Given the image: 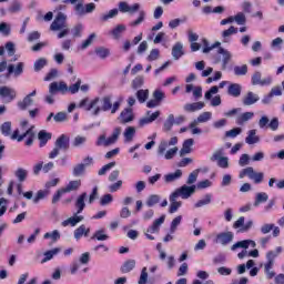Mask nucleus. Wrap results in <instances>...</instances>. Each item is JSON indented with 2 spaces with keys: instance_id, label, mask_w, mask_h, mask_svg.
<instances>
[{
  "instance_id": "obj_47",
  "label": "nucleus",
  "mask_w": 284,
  "mask_h": 284,
  "mask_svg": "<svg viewBox=\"0 0 284 284\" xmlns=\"http://www.w3.org/2000/svg\"><path fill=\"white\" fill-rule=\"evenodd\" d=\"M14 176L18 179V181L20 183H23V181H26L28 179V170H26L23 168H18L14 171Z\"/></svg>"
},
{
  "instance_id": "obj_25",
  "label": "nucleus",
  "mask_w": 284,
  "mask_h": 284,
  "mask_svg": "<svg viewBox=\"0 0 284 284\" xmlns=\"http://www.w3.org/2000/svg\"><path fill=\"white\" fill-rule=\"evenodd\" d=\"M121 123H132L134 121V111L132 109L126 108L120 113Z\"/></svg>"
},
{
  "instance_id": "obj_10",
  "label": "nucleus",
  "mask_w": 284,
  "mask_h": 284,
  "mask_svg": "<svg viewBox=\"0 0 284 284\" xmlns=\"http://www.w3.org/2000/svg\"><path fill=\"white\" fill-rule=\"evenodd\" d=\"M211 161H216L219 168H222V170H227V168H230V158L225 156V149L215 151Z\"/></svg>"
},
{
  "instance_id": "obj_27",
  "label": "nucleus",
  "mask_w": 284,
  "mask_h": 284,
  "mask_svg": "<svg viewBox=\"0 0 284 284\" xmlns=\"http://www.w3.org/2000/svg\"><path fill=\"white\" fill-rule=\"evenodd\" d=\"M55 148L58 150H68L70 148V136L62 134L55 141Z\"/></svg>"
},
{
  "instance_id": "obj_45",
  "label": "nucleus",
  "mask_w": 284,
  "mask_h": 284,
  "mask_svg": "<svg viewBox=\"0 0 284 284\" xmlns=\"http://www.w3.org/2000/svg\"><path fill=\"white\" fill-rule=\"evenodd\" d=\"M50 196V190H39L33 197V203H39L40 201H43V199H48Z\"/></svg>"
},
{
  "instance_id": "obj_63",
  "label": "nucleus",
  "mask_w": 284,
  "mask_h": 284,
  "mask_svg": "<svg viewBox=\"0 0 284 284\" xmlns=\"http://www.w3.org/2000/svg\"><path fill=\"white\" fill-rule=\"evenodd\" d=\"M85 172V164L80 163L73 168L72 174L73 176H81Z\"/></svg>"
},
{
  "instance_id": "obj_49",
  "label": "nucleus",
  "mask_w": 284,
  "mask_h": 284,
  "mask_svg": "<svg viewBox=\"0 0 284 284\" xmlns=\"http://www.w3.org/2000/svg\"><path fill=\"white\" fill-rule=\"evenodd\" d=\"M48 65V60L45 58L38 59L34 64V72H41Z\"/></svg>"
},
{
  "instance_id": "obj_43",
  "label": "nucleus",
  "mask_w": 284,
  "mask_h": 284,
  "mask_svg": "<svg viewBox=\"0 0 284 284\" xmlns=\"http://www.w3.org/2000/svg\"><path fill=\"white\" fill-rule=\"evenodd\" d=\"M38 139L40 141V148H43L52 139V134L42 130L38 133Z\"/></svg>"
},
{
  "instance_id": "obj_52",
  "label": "nucleus",
  "mask_w": 284,
  "mask_h": 284,
  "mask_svg": "<svg viewBox=\"0 0 284 284\" xmlns=\"http://www.w3.org/2000/svg\"><path fill=\"white\" fill-rule=\"evenodd\" d=\"M194 121L196 123H207V121H212V112L210 111L203 112Z\"/></svg>"
},
{
  "instance_id": "obj_14",
  "label": "nucleus",
  "mask_w": 284,
  "mask_h": 284,
  "mask_svg": "<svg viewBox=\"0 0 284 284\" xmlns=\"http://www.w3.org/2000/svg\"><path fill=\"white\" fill-rule=\"evenodd\" d=\"M93 10H97V4H94V2H90L85 6H83L82 2H79L74 6L77 17H85V14L92 13Z\"/></svg>"
},
{
  "instance_id": "obj_17",
  "label": "nucleus",
  "mask_w": 284,
  "mask_h": 284,
  "mask_svg": "<svg viewBox=\"0 0 284 284\" xmlns=\"http://www.w3.org/2000/svg\"><path fill=\"white\" fill-rule=\"evenodd\" d=\"M261 72H255L251 78L252 85H261L262 88L265 85H272V77L268 75L266 78L261 79Z\"/></svg>"
},
{
  "instance_id": "obj_35",
  "label": "nucleus",
  "mask_w": 284,
  "mask_h": 284,
  "mask_svg": "<svg viewBox=\"0 0 284 284\" xmlns=\"http://www.w3.org/2000/svg\"><path fill=\"white\" fill-rule=\"evenodd\" d=\"M239 29H236L234 26H231L227 30H224L222 32V41L223 43H230L232 34H237Z\"/></svg>"
},
{
  "instance_id": "obj_54",
  "label": "nucleus",
  "mask_w": 284,
  "mask_h": 284,
  "mask_svg": "<svg viewBox=\"0 0 284 284\" xmlns=\"http://www.w3.org/2000/svg\"><path fill=\"white\" fill-rule=\"evenodd\" d=\"M173 126H174V114H169V116L164 121L163 130L164 132H170V130H172Z\"/></svg>"
},
{
  "instance_id": "obj_3",
  "label": "nucleus",
  "mask_w": 284,
  "mask_h": 284,
  "mask_svg": "<svg viewBox=\"0 0 284 284\" xmlns=\"http://www.w3.org/2000/svg\"><path fill=\"white\" fill-rule=\"evenodd\" d=\"M281 254H283V246H277L274 251L266 252V263L264 264L266 278L272 280L276 276V273L272 270L274 267V261H276Z\"/></svg>"
},
{
  "instance_id": "obj_13",
  "label": "nucleus",
  "mask_w": 284,
  "mask_h": 284,
  "mask_svg": "<svg viewBox=\"0 0 284 284\" xmlns=\"http://www.w3.org/2000/svg\"><path fill=\"white\" fill-rule=\"evenodd\" d=\"M214 94H219V87L216 85L212 87L209 91H206L204 98L206 101H211L212 108H219V105H221L222 103L221 95L214 97Z\"/></svg>"
},
{
  "instance_id": "obj_12",
  "label": "nucleus",
  "mask_w": 284,
  "mask_h": 284,
  "mask_svg": "<svg viewBox=\"0 0 284 284\" xmlns=\"http://www.w3.org/2000/svg\"><path fill=\"white\" fill-rule=\"evenodd\" d=\"M0 99L4 103H12L17 99V90L11 87H0Z\"/></svg>"
},
{
  "instance_id": "obj_23",
  "label": "nucleus",
  "mask_w": 284,
  "mask_h": 284,
  "mask_svg": "<svg viewBox=\"0 0 284 284\" xmlns=\"http://www.w3.org/2000/svg\"><path fill=\"white\" fill-rule=\"evenodd\" d=\"M245 143L247 145H256V143H261V136L256 134V129H252L247 131Z\"/></svg>"
},
{
  "instance_id": "obj_51",
  "label": "nucleus",
  "mask_w": 284,
  "mask_h": 284,
  "mask_svg": "<svg viewBox=\"0 0 284 284\" xmlns=\"http://www.w3.org/2000/svg\"><path fill=\"white\" fill-rule=\"evenodd\" d=\"M95 54L99 59H108V57H110V49L105 47H98L95 49Z\"/></svg>"
},
{
  "instance_id": "obj_58",
  "label": "nucleus",
  "mask_w": 284,
  "mask_h": 284,
  "mask_svg": "<svg viewBox=\"0 0 284 284\" xmlns=\"http://www.w3.org/2000/svg\"><path fill=\"white\" fill-rule=\"evenodd\" d=\"M237 23V26H245L247 23V18L245 13L239 12L236 16L233 17V22Z\"/></svg>"
},
{
  "instance_id": "obj_53",
  "label": "nucleus",
  "mask_w": 284,
  "mask_h": 284,
  "mask_svg": "<svg viewBox=\"0 0 284 284\" xmlns=\"http://www.w3.org/2000/svg\"><path fill=\"white\" fill-rule=\"evenodd\" d=\"M183 221V216L178 215L175 219L172 220L170 225V232L171 234H174L178 230V227L181 225V222Z\"/></svg>"
},
{
  "instance_id": "obj_1",
  "label": "nucleus",
  "mask_w": 284,
  "mask_h": 284,
  "mask_svg": "<svg viewBox=\"0 0 284 284\" xmlns=\"http://www.w3.org/2000/svg\"><path fill=\"white\" fill-rule=\"evenodd\" d=\"M119 12L122 14H134L139 12L138 18L129 23L131 28H136L141 26L143 21H145V10H141V3L135 2L133 4L128 3L126 1H120L118 4V9H111L106 13H103L100 19L101 21H110V19H114V17L119 16Z\"/></svg>"
},
{
  "instance_id": "obj_15",
  "label": "nucleus",
  "mask_w": 284,
  "mask_h": 284,
  "mask_svg": "<svg viewBox=\"0 0 284 284\" xmlns=\"http://www.w3.org/2000/svg\"><path fill=\"white\" fill-rule=\"evenodd\" d=\"M253 226L254 221L250 220L245 223L244 216L239 217L233 224L234 230H239V232L241 233L250 232V230H252Z\"/></svg>"
},
{
  "instance_id": "obj_60",
  "label": "nucleus",
  "mask_w": 284,
  "mask_h": 284,
  "mask_svg": "<svg viewBox=\"0 0 284 284\" xmlns=\"http://www.w3.org/2000/svg\"><path fill=\"white\" fill-rule=\"evenodd\" d=\"M161 57V51L159 49H152L146 57V61L152 62V61H159V58Z\"/></svg>"
},
{
  "instance_id": "obj_34",
  "label": "nucleus",
  "mask_w": 284,
  "mask_h": 284,
  "mask_svg": "<svg viewBox=\"0 0 284 284\" xmlns=\"http://www.w3.org/2000/svg\"><path fill=\"white\" fill-rule=\"evenodd\" d=\"M124 143H132L134 141V136H136V129L134 126H128L124 132Z\"/></svg>"
},
{
  "instance_id": "obj_19",
  "label": "nucleus",
  "mask_w": 284,
  "mask_h": 284,
  "mask_svg": "<svg viewBox=\"0 0 284 284\" xmlns=\"http://www.w3.org/2000/svg\"><path fill=\"white\" fill-rule=\"evenodd\" d=\"M248 247H256V242L253 240L239 241L231 246V250L236 252V250H247Z\"/></svg>"
},
{
  "instance_id": "obj_36",
  "label": "nucleus",
  "mask_w": 284,
  "mask_h": 284,
  "mask_svg": "<svg viewBox=\"0 0 284 284\" xmlns=\"http://www.w3.org/2000/svg\"><path fill=\"white\" fill-rule=\"evenodd\" d=\"M80 187L81 180H72L64 187H62V190H64V192L69 194L70 192H77V190H79Z\"/></svg>"
},
{
  "instance_id": "obj_24",
  "label": "nucleus",
  "mask_w": 284,
  "mask_h": 284,
  "mask_svg": "<svg viewBox=\"0 0 284 284\" xmlns=\"http://www.w3.org/2000/svg\"><path fill=\"white\" fill-rule=\"evenodd\" d=\"M161 116V111H155L151 115L146 118H142L139 120V126L144 128V125H150V123H154Z\"/></svg>"
},
{
  "instance_id": "obj_44",
  "label": "nucleus",
  "mask_w": 284,
  "mask_h": 284,
  "mask_svg": "<svg viewBox=\"0 0 284 284\" xmlns=\"http://www.w3.org/2000/svg\"><path fill=\"white\" fill-rule=\"evenodd\" d=\"M32 103H34V100L30 95H26L22 101L18 102V108L19 110H28Z\"/></svg>"
},
{
  "instance_id": "obj_30",
  "label": "nucleus",
  "mask_w": 284,
  "mask_h": 284,
  "mask_svg": "<svg viewBox=\"0 0 284 284\" xmlns=\"http://www.w3.org/2000/svg\"><path fill=\"white\" fill-rule=\"evenodd\" d=\"M183 176V171L181 169L175 170L173 173L165 174L163 176L165 183H174V181H179Z\"/></svg>"
},
{
  "instance_id": "obj_62",
  "label": "nucleus",
  "mask_w": 284,
  "mask_h": 284,
  "mask_svg": "<svg viewBox=\"0 0 284 284\" xmlns=\"http://www.w3.org/2000/svg\"><path fill=\"white\" fill-rule=\"evenodd\" d=\"M114 165H116V162H111L109 164L103 165L98 172L99 176H104V174H108V172H110V170H112Z\"/></svg>"
},
{
  "instance_id": "obj_29",
  "label": "nucleus",
  "mask_w": 284,
  "mask_h": 284,
  "mask_svg": "<svg viewBox=\"0 0 284 284\" xmlns=\"http://www.w3.org/2000/svg\"><path fill=\"white\" fill-rule=\"evenodd\" d=\"M179 197L174 196V193H171L169 201H170V207H169V214H175V212H179V209L181 207L182 203L176 201Z\"/></svg>"
},
{
  "instance_id": "obj_61",
  "label": "nucleus",
  "mask_w": 284,
  "mask_h": 284,
  "mask_svg": "<svg viewBox=\"0 0 284 284\" xmlns=\"http://www.w3.org/2000/svg\"><path fill=\"white\" fill-rule=\"evenodd\" d=\"M233 72L236 77H245L247 74V64L234 67Z\"/></svg>"
},
{
  "instance_id": "obj_28",
  "label": "nucleus",
  "mask_w": 284,
  "mask_h": 284,
  "mask_svg": "<svg viewBox=\"0 0 284 284\" xmlns=\"http://www.w3.org/2000/svg\"><path fill=\"white\" fill-rule=\"evenodd\" d=\"M243 90V87L239 83H231L227 88V94L230 97H233L234 99H239L241 97V92Z\"/></svg>"
},
{
  "instance_id": "obj_22",
  "label": "nucleus",
  "mask_w": 284,
  "mask_h": 284,
  "mask_svg": "<svg viewBox=\"0 0 284 284\" xmlns=\"http://www.w3.org/2000/svg\"><path fill=\"white\" fill-rule=\"evenodd\" d=\"M260 100L261 98L258 97V94L248 91L246 95L243 97L242 103L243 105H254V103H258Z\"/></svg>"
},
{
  "instance_id": "obj_59",
  "label": "nucleus",
  "mask_w": 284,
  "mask_h": 284,
  "mask_svg": "<svg viewBox=\"0 0 284 284\" xmlns=\"http://www.w3.org/2000/svg\"><path fill=\"white\" fill-rule=\"evenodd\" d=\"M160 201H161V195L152 194L148 197L146 205L148 207H154V205H156V203H159Z\"/></svg>"
},
{
  "instance_id": "obj_4",
  "label": "nucleus",
  "mask_w": 284,
  "mask_h": 284,
  "mask_svg": "<svg viewBox=\"0 0 284 284\" xmlns=\"http://www.w3.org/2000/svg\"><path fill=\"white\" fill-rule=\"evenodd\" d=\"M81 88V79H78L74 84H71L68 87V83L64 81L60 82H52L50 84V92L51 94H54L55 92H60L61 94H68L70 92L71 94H77Z\"/></svg>"
},
{
  "instance_id": "obj_9",
  "label": "nucleus",
  "mask_w": 284,
  "mask_h": 284,
  "mask_svg": "<svg viewBox=\"0 0 284 284\" xmlns=\"http://www.w3.org/2000/svg\"><path fill=\"white\" fill-rule=\"evenodd\" d=\"M11 139L13 141H18L19 143H21V141H23V139L26 140V145H32L33 141H34V131L32 130V128H29L26 130L24 133L19 134V130H16L12 135Z\"/></svg>"
},
{
  "instance_id": "obj_42",
  "label": "nucleus",
  "mask_w": 284,
  "mask_h": 284,
  "mask_svg": "<svg viewBox=\"0 0 284 284\" xmlns=\"http://www.w3.org/2000/svg\"><path fill=\"white\" fill-rule=\"evenodd\" d=\"M59 252H61V248L59 247L44 252L41 263H48V261H52V258H54Z\"/></svg>"
},
{
  "instance_id": "obj_18",
  "label": "nucleus",
  "mask_w": 284,
  "mask_h": 284,
  "mask_svg": "<svg viewBox=\"0 0 284 284\" xmlns=\"http://www.w3.org/2000/svg\"><path fill=\"white\" fill-rule=\"evenodd\" d=\"M68 19V16H65L62 12H59L53 22L51 23V30L53 32H57L58 30H63L65 28V20Z\"/></svg>"
},
{
  "instance_id": "obj_16",
  "label": "nucleus",
  "mask_w": 284,
  "mask_h": 284,
  "mask_svg": "<svg viewBox=\"0 0 284 284\" xmlns=\"http://www.w3.org/2000/svg\"><path fill=\"white\" fill-rule=\"evenodd\" d=\"M234 241V233L232 231L222 232L216 235L215 243L220 245H230Z\"/></svg>"
},
{
  "instance_id": "obj_5",
  "label": "nucleus",
  "mask_w": 284,
  "mask_h": 284,
  "mask_svg": "<svg viewBox=\"0 0 284 284\" xmlns=\"http://www.w3.org/2000/svg\"><path fill=\"white\" fill-rule=\"evenodd\" d=\"M78 108L85 110V112H91L92 116H99L103 109L101 108V98L97 97L94 99L84 98L78 104Z\"/></svg>"
},
{
  "instance_id": "obj_55",
  "label": "nucleus",
  "mask_w": 284,
  "mask_h": 284,
  "mask_svg": "<svg viewBox=\"0 0 284 284\" xmlns=\"http://www.w3.org/2000/svg\"><path fill=\"white\" fill-rule=\"evenodd\" d=\"M92 239H95L97 241H108L110 236L105 234V230L101 229L94 232Z\"/></svg>"
},
{
  "instance_id": "obj_41",
  "label": "nucleus",
  "mask_w": 284,
  "mask_h": 284,
  "mask_svg": "<svg viewBox=\"0 0 284 284\" xmlns=\"http://www.w3.org/2000/svg\"><path fill=\"white\" fill-rule=\"evenodd\" d=\"M43 239L45 241L50 240L51 243H57V241H59L61 239V232H59V230H54L52 232H47L43 235Z\"/></svg>"
},
{
  "instance_id": "obj_57",
  "label": "nucleus",
  "mask_w": 284,
  "mask_h": 284,
  "mask_svg": "<svg viewBox=\"0 0 284 284\" xmlns=\"http://www.w3.org/2000/svg\"><path fill=\"white\" fill-rule=\"evenodd\" d=\"M119 136H121V126H118L113 130L111 136H109V143L113 145V143H116L119 141Z\"/></svg>"
},
{
  "instance_id": "obj_21",
  "label": "nucleus",
  "mask_w": 284,
  "mask_h": 284,
  "mask_svg": "<svg viewBox=\"0 0 284 284\" xmlns=\"http://www.w3.org/2000/svg\"><path fill=\"white\" fill-rule=\"evenodd\" d=\"M23 68H26V63L19 62L18 64H9L8 65V74H13V77L18 78L23 74Z\"/></svg>"
},
{
  "instance_id": "obj_39",
  "label": "nucleus",
  "mask_w": 284,
  "mask_h": 284,
  "mask_svg": "<svg viewBox=\"0 0 284 284\" xmlns=\"http://www.w3.org/2000/svg\"><path fill=\"white\" fill-rule=\"evenodd\" d=\"M172 57L175 61H179L183 57V43L176 42L172 48Z\"/></svg>"
},
{
  "instance_id": "obj_7",
  "label": "nucleus",
  "mask_w": 284,
  "mask_h": 284,
  "mask_svg": "<svg viewBox=\"0 0 284 284\" xmlns=\"http://www.w3.org/2000/svg\"><path fill=\"white\" fill-rule=\"evenodd\" d=\"M102 103V112H111V114H116L119 112V108H121V103H123V98H120L112 104V95H105L100 100Z\"/></svg>"
},
{
  "instance_id": "obj_2",
  "label": "nucleus",
  "mask_w": 284,
  "mask_h": 284,
  "mask_svg": "<svg viewBox=\"0 0 284 284\" xmlns=\"http://www.w3.org/2000/svg\"><path fill=\"white\" fill-rule=\"evenodd\" d=\"M179 143V138L173 136L170 140H162L158 145V156L165 159L166 161H172L179 152V148L174 146ZM174 146V148H172ZM168 148H171L168 150Z\"/></svg>"
},
{
  "instance_id": "obj_64",
  "label": "nucleus",
  "mask_w": 284,
  "mask_h": 284,
  "mask_svg": "<svg viewBox=\"0 0 284 284\" xmlns=\"http://www.w3.org/2000/svg\"><path fill=\"white\" fill-rule=\"evenodd\" d=\"M138 284H148V267H143Z\"/></svg>"
},
{
  "instance_id": "obj_32",
  "label": "nucleus",
  "mask_w": 284,
  "mask_h": 284,
  "mask_svg": "<svg viewBox=\"0 0 284 284\" xmlns=\"http://www.w3.org/2000/svg\"><path fill=\"white\" fill-rule=\"evenodd\" d=\"M85 199H88V193H82L78 196L75 201L77 214H81L85 210Z\"/></svg>"
},
{
  "instance_id": "obj_26",
  "label": "nucleus",
  "mask_w": 284,
  "mask_h": 284,
  "mask_svg": "<svg viewBox=\"0 0 284 284\" xmlns=\"http://www.w3.org/2000/svg\"><path fill=\"white\" fill-rule=\"evenodd\" d=\"M217 54L222 55V70H225L227 68V64L232 60V53L223 48H219Z\"/></svg>"
},
{
  "instance_id": "obj_11",
  "label": "nucleus",
  "mask_w": 284,
  "mask_h": 284,
  "mask_svg": "<svg viewBox=\"0 0 284 284\" xmlns=\"http://www.w3.org/2000/svg\"><path fill=\"white\" fill-rule=\"evenodd\" d=\"M196 192V185H182L181 187L176 189L172 194L179 199L187 200L192 194Z\"/></svg>"
},
{
  "instance_id": "obj_38",
  "label": "nucleus",
  "mask_w": 284,
  "mask_h": 284,
  "mask_svg": "<svg viewBox=\"0 0 284 284\" xmlns=\"http://www.w3.org/2000/svg\"><path fill=\"white\" fill-rule=\"evenodd\" d=\"M270 195L266 192H258L255 194L254 207H258L262 203H267Z\"/></svg>"
},
{
  "instance_id": "obj_8",
  "label": "nucleus",
  "mask_w": 284,
  "mask_h": 284,
  "mask_svg": "<svg viewBox=\"0 0 284 284\" xmlns=\"http://www.w3.org/2000/svg\"><path fill=\"white\" fill-rule=\"evenodd\" d=\"M163 223H165V215L155 219L153 223L145 230L144 236L149 241H154L155 237L152 234H159L161 232V225H163Z\"/></svg>"
},
{
  "instance_id": "obj_33",
  "label": "nucleus",
  "mask_w": 284,
  "mask_h": 284,
  "mask_svg": "<svg viewBox=\"0 0 284 284\" xmlns=\"http://www.w3.org/2000/svg\"><path fill=\"white\" fill-rule=\"evenodd\" d=\"M252 119H254V112H244L235 119V123L237 125H245V123L252 121Z\"/></svg>"
},
{
  "instance_id": "obj_20",
  "label": "nucleus",
  "mask_w": 284,
  "mask_h": 284,
  "mask_svg": "<svg viewBox=\"0 0 284 284\" xmlns=\"http://www.w3.org/2000/svg\"><path fill=\"white\" fill-rule=\"evenodd\" d=\"M81 221H83V215H79L75 213V215L64 220L61 222L62 227H77V225H79V223H81Z\"/></svg>"
},
{
  "instance_id": "obj_31",
  "label": "nucleus",
  "mask_w": 284,
  "mask_h": 284,
  "mask_svg": "<svg viewBox=\"0 0 284 284\" xmlns=\"http://www.w3.org/2000/svg\"><path fill=\"white\" fill-rule=\"evenodd\" d=\"M193 145L194 139H186L182 144V149L180 150V156H185V154L192 153Z\"/></svg>"
},
{
  "instance_id": "obj_48",
  "label": "nucleus",
  "mask_w": 284,
  "mask_h": 284,
  "mask_svg": "<svg viewBox=\"0 0 284 284\" xmlns=\"http://www.w3.org/2000/svg\"><path fill=\"white\" fill-rule=\"evenodd\" d=\"M134 267H136V261H134V260H129V261H126V262L122 265L121 272H122L123 274H128L129 272H132V270H133Z\"/></svg>"
},
{
  "instance_id": "obj_6",
  "label": "nucleus",
  "mask_w": 284,
  "mask_h": 284,
  "mask_svg": "<svg viewBox=\"0 0 284 284\" xmlns=\"http://www.w3.org/2000/svg\"><path fill=\"white\" fill-rule=\"evenodd\" d=\"M245 176H248L250 181H253V183H255V185H261V183L264 181L265 179V173L263 172H256L254 170V168L252 166H247L245 169H243L240 174L239 178L240 179H245Z\"/></svg>"
},
{
  "instance_id": "obj_56",
  "label": "nucleus",
  "mask_w": 284,
  "mask_h": 284,
  "mask_svg": "<svg viewBox=\"0 0 284 284\" xmlns=\"http://www.w3.org/2000/svg\"><path fill=\"white\" fill-rule=\"evenodd\" d=\"M148 97H150V91L148 90L141 89L136 92L139 103H145V101H148Z\"/></svg>"
},
{
  "instance_id": "obj_46",
  "label": "nucleus",
  "mask_w": 284,
  "mask_h": 284,
  "mask_svg": "<svg viewBox=\"0 0 284 284\" xmlns=\"http://www.w3.org/2000/svg\"><path fill=\"white\" fill-rule=\"evenodd\" d=\"M212 203V194L207 193L203 196V199L199 200L194 207H205V205H210Z\"/></svg>"
},
{
  "instance_id": "obj_37",
  "label": "nucleus",
  "mask_w": 284,
  "mask_h": 284,
  "mask_svg": "<svg viewBox=\"0 0 284 284\" xmlns=\"http://www.w3.org/2000/svg\"><path fill=\"white\" fill-rule=\"evenodd\" d=\"M125 30H128L125 24H118L110 31V34L113 37V39H120Z\"/></svg>"
},
{
  "instance_id": "obj_40",
  "label": "nucleus",
  "mask_w": 284,
  "mask_h": 284,
  "mask_svg": "<svg viewBox=\"0 0 284 284\" xmlns=\"http://www.w3.org/2000/svg\"><path fill=\"white\" fill-rule=\"evenodd\" d=\"M203 108H205L204 102H194L184 105L185 112H196L199 110H203Z\"/></svg>"
},
{
  "instance_id": "obj_50",
  "label": "nucleus",
  "mask_w": 284,
  "mask_h": 284,
  "mask_svg": "<svg viewBox=\"0 0 284 284\" xmlns=\"http://www.w3.org/2000/svg\"><path fill=\"white\" fill-rule=\"evenodd\" d=\"M202 42H203L202 52L204 54H207L209 52H212V50H214V48H219V45H221V42H215L214 44L210 45V42H207L206 39H204Z\"/></svg>"
}]
</instances>
